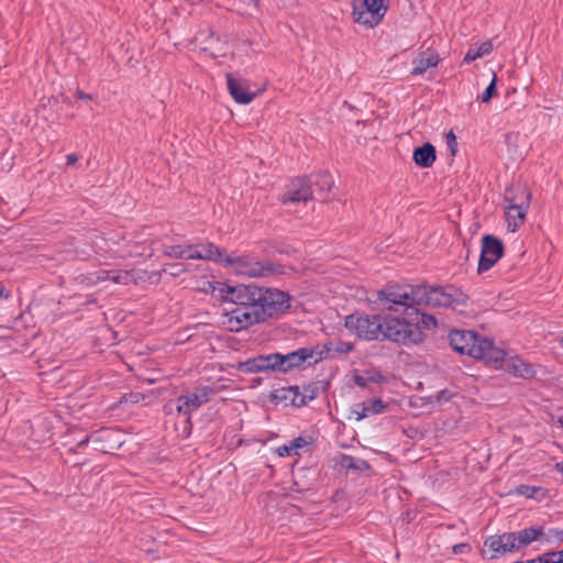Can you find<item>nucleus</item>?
Listing matches in <instances>:
<instances>
[{
	"label": "nucleus",
	"instance_id": "1",
	"mask_svg": "<svg viewBox=\"0 0 563 563\" xmlns=\"http://www.w3.org/2000/svg\"><path fill=\"white\" fill-rule=\"evenodd\" d=\"M345 328L365 341H390L401 345L418 344L423 333L417 324L400 316L383 313H352L345 318Z\"/></svg>",
	"mask_w": 563,
	"mask_h": 563
},
{
	"label": "nucleus",
	"instance_id": "2",
	"mask_svg": "<svg viewBox=\"0 0 563 563\" xmlns=\"http://www.w3.org/2000/svg\"><path fill=\"white\" fill-rule=\"evenodd\" d=\"M454 301L451 288L431 285H388L377 292L382 311L407 312L413 306L448 308Z\"/></svg>",
	"mask_w": 563,
	"mask_h": 563
},
{
	"label": "nucleus",
	"instance_id": "3",
	"mask_svg": "<svg viewBox=\"0 0 563 563\" xmlns=\"http://www.w3.org/2000/svg\"><path fill=\"white\" fill-rule=\"evenodd\" d=\"M220 292L227 302L247 306L261 323L283 314L290 307L288 294L256 284L223 285Z\"/></svg>",
	"mask_w": 563,
	"mask_h": 563
},
{
	"label": "nucleus",
	"instance_id": "4",
	"mask_svg": "<svg viewBox=\"0 0 563 563\" xmlns=\"http://www.w3.org/2000/svg\"><path fill=\"white\" fill-rule=\"evenodd\" d=\"M449 342L455 352L486 363H496L504 357V351L496 347L492 340L471 331L452 330L449 333Z\"/></svg>",
	"mask_w": 563,
	"mask_h": 563
},
{
	"label": "nucleus",
	"instance_id": "5",
	"mask_svg": "<svg viewBox=\"0 0 563 563\" xmlns=\"http://www.w3.org/2000/svg\"><path fill=\"white\" fill-rule=\"evenodd\" d=\"M505 201L508 202L505 210L507 228L515 232L526 219L530 205V194L526 188H518L516 191L508 189L505 194Z\"/></svg>",
	"mask_w": 563,
	"mask_h": 563
},
{
	"label": "nucleus",
	"instance_id": "6",
	"mask_svg": "<svg viewBox=\"0 0 563 563\" xmlns=\"http://www.w3.org/2000/svg\"><path fill=\"white\" fill-rule=\"evenodd\" d=\"M386 12V0H353L354 21L367 27L378 25Z\"/></svg>",
	"mask_w": 563,
	"mask_h": 563
},
{
	"label": "nucleus",
	"instance_id": "7",
	"mask_svg": "<svg viewBox=\"0 0 563 563\" xmlns=\"http://www.w3.org/2000/svg\"><path fill=\"white\" fill-rule=\"evenodd\" d=\"M224 262L230 265L233 271L246 277H265L273 275L277 272V268L272 263H263L256 261L254 257L242 255V256H227Z\"/></svg>",
	"mask_w": 563,
	"mask_h": 563
},
{
	"label": "nucleus",
	"instance_id": "8",
	"mask_svg": "<svg viewBox=\"0 0 563 563\" xmlns=\"http://www.w3.org/2000/svg\"><path fill=\"white\" fill-rule=\"evenodd\" d=\"M234 307L225 310L221 316V323L231 332H240L252 325L261 323L247 306L233 303Z\"/></svg>",
	"mask_w": 563,
	"mask_h": 563
},
{
	"label": "nucleus",
	"instance_id": "9",
	"mask_svg": "<svg viewBox=\"0 0 563 563\" xmlns=\"http://www.w3.org/2000/svg\"><path fill=\"white\" fill-rule=\"evenodd\" d=\"M504 254V244L500 239L486 234L482 238L481 256L477 272L479 274L490 269Z\"/></svg>",
	"mask_w": 563,
	"mask_h": 563
},
{
	"label": "nucleus",
	"instance_id": "10",
	"mask_svg": "<svg viewBox=\"0 0 563 563\" xmlns=\"http://www.w3.org/2000/svg\"><path fill=\"white\" fill-rule=\"evenodd\" d=\"M310 360L319 362L316 346L300 347L287 354L277 353L278 372L287 373Z\"/></svg>",
	"mask_w": 563,
	"mask_h": 563
},
{
	"label": "nucleus",
	"instance_id": "11",
	"mask_svg": "<svg viewBox=\"0 0 563 563\" xmlns=\"http://www.w3.org/2000/svg\"><path fill=\"white\" fill-rule=\"evenodd\" d=\"M207 401L206 393H188L177 397L175 400L168 401L164 409L167 413H173L175 410L178 415L190 416Z\"/></svg>",
	"mask_w": 563,
	"mask_h": 563
},
{
	"label": "nucleus",
	"instance_id": "12",
	"mask_svg": "<svg viewBox=\"0 0 563 563\" xmlns=\"http://www.w3.org/2000/svg\"><path fill=\"white\" fill-rule=\"evenodd\" d=\"M312 199L311 181L306 177H297L286 186L280 201L284 205L307 202Z\"/></svg>",
	"mask_w": 563,
	"mask_h": 563
},
{
	"label": "nucleus",
	"instance_id": "13",
	"mask_svg": "<svg viewBox=\"0 0 563 563\" xmlns=\"http://www.w3.org/2000/svg\"><path fill=\"white\" fill-rule=\"evenodd\" d=\"M489 365H493L494 367L503 368L505 372L523 379H530L534 377L536 371L532 366V364L525 362L519 356H509L506 357V353L504 352L503 360L496 362V363H488Z\"/></svg>",
	"mask_w": 563,
	"mask_h": 563
},
{
	"label": "nucleus",
	"instance_id": "14",
	"mask_svg": "<svg viewBox=\"0 0 563 563\" xmlns=\"http://www.w3.org/2000/svg\"><path fill=\"white\" fill-rule=\"evenodd\" d=\"M484 545L493 552L489 560H496L506 553H514L516 552L515 533L506 532L489 536L485 539Z\"/></svg>",
	"mask_w": 563,
	"mask_h": 563
},
{
	"label": "nucleus",
	"instance_id": "15",
	"mask_svg": "<svg viewBox=\"0 0 563 563\" xmlns=\"http://www.w3.org/2000/svg\"><path fill=\"white\" fill-rule=\"evenodd\" d=\"M227 86L231 97L240 104H249L256 93L250 90V84L245 79L227 74Z\"/></svg>",
	"mask_w": 563,
	"mask_h": 563
},
{
	"label": "nucleus",
	"instance_id": "16",
	"mask_svg": "<svg viewBox=\"0 0 563 563\" xmlns=\"http://www.w3.org/2000/svg\"><path fill=\"white\" fill-rule=\"evenodd\" d=\"M440 63V56L434 49H426L418 53L412 60L413 68L411 70L412 76L424 74L429 68L437 67Z\"/></svg>",
	"mask_w": 563,
	"mask_h": 563
},
{
	"label": "nucleus",
	"instance_id": "17",
	"mask_svg": "<svg viewBox=\"0 0 563 563\" xmlns=\"http://www.w3.org/2000/svg\"><path fill=\"white\" fill-rule=\"evenodd\" d=\"M317 352H318V358L319 362L329 358V357H335L341 355H346L351 351H353L354 345L351 342L345 341H338V342H327L322 345H316Z\"/></svg>",
	"mask_w": 563,
	"mask_h": 563
},
{
	"label": "nucleus",
	"instance_id": "18",
	"mask_svg": "<svg viewBox=\"0 0 563 563\" xmlns=\"http://www.w3.org/2000/svg\"><path fill=\"white\" fill-rule=\"evenodd\" d=\"M386 405L379 398L368 399L366 401L356 404L353 408V413L357 420L368 418L374 415L384 412Z\"/></svg>",
	"mask_w": 563,
	"mask_h": 563
},
{
	"label": "nucleus",
	"instance_id": "19",
	"mask_svg": "<svg viewBox=\"0 0 563 563\" xmlns=\"http://www.w3.org/2000/svg\"><path fill=\"white\" fill-rule=\"evenodd\" d=\"M412 158L419 167L429 168L437 158L435 147L431 143H424L413 150Z\"/></svg>",
	"mask_w": 563,
	"mask_h": 563
},
{
	"label": "nucleus",
	"instance_id": "20",
	"mask_svg": "<svg viewBox=\"0 0 563 563\" xmlns=\"http://www.w3.org/2000/svg\"><path fill=\"white\" fill-rule=\"evenodd\" d=\"M191 260L224 261L220 247L212 243L195 246L192 245Z\"/></svg>",
	"mask_w": 563,
	"mask_h": 563
},
{
	"label": "nucleus",
	"instance_id": "21",
	"mask_svg": "<svg viewBox=\"0 0 563 563\" xmlns=\"http://www.w3.org/2000/svg\"><path fill=\"white\" fill-rule=\"evenodd\" d=\"M418 306H413V309H408L407 312H397L400 318H405L407 321H410L417 324L418 329L421 331L420 324L424 328L430 329L437 325V319L433 316L427 313H419Z\"/></svg>",
	"mask_w": 563,
	"mask_h": 563
},
{
	"label": "nucleus",
	"instance_id": "22",
	"mask_svg": "<svg viewBox=\"0 0 563 563\" xmlns=\"http://www.w3.org/2000/svg\"><path fill=\"white\" fill-rule=\"evenodd\" d=\"M515 533L516 551L529 545L542 534V528L529 527Z\"/></svg>",
	"mask_w": 563,
	"mask_h": 563
},
{
	"label": "nucleus",
	"instance_id": "23",
	"mask_svg": "<svg viewBox=\"0 0 563 563\" xmlns=\"http://www.w3.org/2000/svg\"><path fill=\"white\" fill-rule=\"evenodd\" d=\"M163 253L170 258L191 260L192 245H163Z\"/></svg>",
	"mask_w": 563,
	"mask_h": 563
},
{
	"label": "nucleus",
	"instance_id": "24",
	"mask_svg": "<svg viewBox=\"0 0 563 563\" xmlns=\"http://www.w3.org/2000/svg\"><path fill=\"white\" fill-rule=\"evenodd\" d=\"M260 373L278 372L277 353L260 354L255 356Z\"/></svg>",
	"mask_w": 563,
	"mask_h": 563
},
{
	"label": "nucleus",
	"instance_id": "25",
	"mask_svg": "<svg viewBox=\"0 0 563 563\" xmlns=\"http://www.w3.org/2000/svg\"><path fill=\"white\" fill-rule=\"evenodd\" d=\"M493 49V44L490 42H484L479 46H472L467 49L463 63L470 64L478 58L484 57L485 55L489 54Z\"/></svg>",
	"mask_w": 563,
	"mask_h": 563
},
{
	"label": "nucleus",
	"instance_id": "26",
	"mask_svg": "<svg viewBox=\"0 0 563 563\" xmlns=\"http://www.w3.org/2000/svg\"><path fill=\"white\" fill-rule=\"evenodd\" d=\"M340 464L347 470H357L360 472L369 470V464L362 459H355L351 455L342 454Z\"/></svg>",
	"mask_w": 563,
	"mask_h": 563
},
{
	"label": "nucleus",
	"instance_id": "27",
	"mask_svg": "<svg viewBox=\"0 0 563 563\" xmlns=\"http://www.w3.org/2000/svg\"><path fill=\"white\" fill-rule=\"evenodd\" d=\"M518 495L527 498L542 499L545 497V490L540 486L520 485L516 489Z\"/></svg>",
	"mask_w": 563,
	"mask_h": 563
},
{
	"label": "nucleus",
	"instance_id": "28",
	"mask_svg": "<svg viewBox=\"0 0 563 563\" xmlns=\"http://www.w3.org/2000/svg\"><path fill=\"white\" fill-rule=\"evenodd\" d=\"M334 181L331 174L327 170H322L316 175L314 185L322 191H329Z\"/></svg>",
	"mask_w": 563,
	"mask_h": 563
},
{
	"label": "nucleus",
	"instance_id": "29",
	"mask_svg": "<svg viewBox=\"0 0 563 563\" xmlns=\"http://www.w3.org/2000/svg\"><path fill=\"white\" fill-rule=\"evenodd\" d=\"M235 368L243 374H256L260 373V369L257 367V362L254 357H250L245 361L239 362L235 366Z\"/></svg>",
	"mask_w": 563,
	"mask_h": 563
},
{
	"label": "nucleus",
	"instance_id": "30",
	"mask_svg": "<svg viewBox=\"0 0 563 563\" xmlns=\"http://www.w3.org/2000/svg\"><path fill=\"white\" fill-rule=\"evenodd\" d=\"M301 398L297 404L305 406L317 397L318 388L314 385H307L301 388Z\"/></svg>",
	"mask_w": 563,
	"mask_h": 563
},
{
	"label": "nucleus",
	"instance_id": "31",
	"mask_svg": "<svg viewBox=\"0 0 563 563\" xmlns=\"http://www.w3.org/2000/svg\"><path fill=\"white\" fill-rule=\"evenodd\" d=\"M496 81H497V78H496V75H494L490 84L486 87V89L478 96V100H481L482 102H488L497 92V89H496Z\"/></svg>",
	"mask_w": 563,
	"mask_h": 563
},
{
	"label": "nucleus",
	"instance_id": "32",
	"mask_svg": "<svg viewBox=\"0 0 563 563\" xmlns=\"http://www.w3.org/2000/svg\"><path fill=\"white\" fill-rule=\"evenodd\" d=\"M132 279L129 271H113L111 280L115 284L128 285Z\"/></svg>",
	"mask_w": 563,
	"mask_h": 563
},
{
	"label": "nucleus",
	"instance_id": "33",
	"mask_svg": "<svg viewBox=\"0 0 563 563\" xmlns=\"http://www.w3.org/2000/svg\"><path fill=\"white\" fill-rule=\"evenodd\" d=\"M541 563H562L563 562V549L559 552H549L539 556Z\"/></svg>",
	"mask_w": 563,
	"mask_h": 563
},
{
	"label": "nucleus",
	"instance_id": "34",
	"mask_svg": "<svg viewBox=\"0 0 563 563\" xmlns=\"http://www.w3.org/2000/svg\"><path fill=\"white\" fill-rule=\"evenodd\" d=\"M291 396V405L296 407H301L302 405H298L297 401L301 398V388L299 386H289L287 387V391Z\"/></svg>",
	"mask_w": 563,
	"mask_h": 563
},
{
	"label": "nucleus",
	"instance_id": "35",
	"mask_svg": "<svg viewBox=\"0 0 563 563\" xmlns=\"http://www.w3.org/2000/svg\"><path fill=\"white\" fill-rule=\"evenodd\" d=\"M380 378H382L380 375H377L376 377H365V376H362V375H355L354 376V383L357 386L364 388V387H367L369 382L377 383Z\"/></svg>",
	"mask_w": 563,
	"mask_h": 563
},
{
	"label": "nucleus",
	"instance_id": "36",
	"mask_svg": "<svg viewBox=\"0 0 563 563\" xmlns=\"http://www.w3.org/2000/svg\"><path fill=\"white\" fill-rule=\"evenodd\" d=\"M292 444V448L295 450V455L299 454V451L307 448L310 444V441L307 438L298 437L290 441Z\"/></svg>",
	"mask_w": 563,
	"mask_h": 563
},
{
	"label": "nucleus",
	"instance_id": "37",
	"mask_svg": "<svg viewBox=\"0 0 563 563\" xmlns=\"http://www.w3.org/2000/svg\"><path fill=\"white\" fill-rule=\"evenodd\" d=\"M445 139H446V145L451 152V155L454 156L456 154V150H457V142H456V136L453 133V131H449L445 135Z\"/></svg>",
	"mask_w": 563,
	"mask_h": 563
},
{
	"label": "nucleus",
	"instance_id": "38",
	"mask_svg": "<svg viewBox=\"0 0 563 563\" xmlns=\"http://www.w3.org/2000/svg\"><path fill=\"white\" fill-rule=\"evenodd\" d=\"M276 452L282 457L295 455V450L292 448L291 442H289L288 444L278 446Z\"/></svg>",
	"mask_w": 563,
	"mask_h": 563
},
{
	"label": "nucleus",
	"instance_id": "39",
	"mask_svg": "<svg viewBox=\"0 0 563 563\" xmlns=\"http://www.w3.org/2000/svg\"><path fill=\"white\" fill-rule=\"evenodd\" d=\"M284 391H287V387L276 389L274 393V399L279 400V401H285V402L289 401V404H291V396L288 393H284Z\"/></svg>",
	"mask_w": 563,
	"mask_h": 563
},
{
	"label": "nucleus",
	"instance_id": "40",
	"mask_svg": "<svg viewBox=\"0 0 563 563\" xmlns=\"http://www.w3.org/2000/svg\"><path fill=\"white\" fill-rule=\"evenodd\" d=\"M112 274L113 271L101 269L95 274L96 278L93 279V283L111 280Z\"/></svg>",
	"mask_w": 563,
	"mask_h": 563
},
{
	"label": "nucleus",
	"instance_id": "41",
	"mask_svg": "<svg viewBox=\"0 0 563 563\" xmlns=\"http://www.w3.org/2000/svg\"><path fill=\"white\" fill-rule=\"evenodd\" d=\"M168 267L170 268L169 274L173 276H177L180 272H183V268L179 264H169Z\"/></svg>",
	"mask_w": 563,
	"mask_h": 563
},
{
	"label": "nucleus",
	"instance_id": "42",
	"mask_svg": "<svg viewBox=\"0 0 563 563\" xmlns=\"http://www.w3.org/2000/svg\"><path fill=\"white\" fill-rule=\"evenodd\" d=\"M90 440L95 441V440H96V437H95V435H87V437H85L84 439H81V440L78 442L77 446H78V448H82V446L87 445V444L89 443V441H90Z\"/></svg>",
	"mask_w": 563,
	"mask_h": 563
},
{
	"label": "nucleus",
	"instance_id": "43",
	"mask_svg": "<svg viewBox=\"0 0 563 563\" xmlns=\"http://www.w3.org/2000/svg\"><path fill=\"white\" fill-rule=\"evenodd\" d=\"M66 161H67L68 165H73V164H75L78 161V156L76 154H74V153L68 154L67 157H66Z\"/></svg>",
	"mask_w": 563,
	"mask_h": 563
},
{
	"label": "nucleus",
	"instance_id": "44",
	"mask_svg": "<svg viewBox=\"0 0 563 563\" xmlns=\"http://www.w3.org/2000/svg\"><path fill=\"white\" fill-rule=\"evenodd\" d=\"M76 96H77V98L82 99V100H91V99H92V97H91L90 95L85 93V92H84V91H81V90H78V91L76 92Z\"/></svg>",
	"mask_w": 563,
	"mask_h": 563
},
{
	"label": "nucleus",
	"instance_id": "45",
	"mask_svg": "<svg viewBox=\"0 0 563 563\" xmlns=\"http://www.w3.org/2000/svg\"><path fill=\"white\" fill-rule=\"evenodd\" d=\"M9 294L5 291V288L2 284H0V298H8Z\"/></svg>",
	"mask_w": 563,
	"mask_h": 563
},
{
	"label": "nucleus",
	"instance_id": "46",
	"mask_svg": "<svg viewBox=\"0 0 563 563\" xmlns=\"http://www.w3.org/2000/svg\"><path fill=\"white\" fill-rule=\"evenodd\" d=\"M465 545L464 544H457L454 547V552L455 553H459V552H462V548H464Z\"/></svg>",
	"mask_w": 563,
	"mask_h": 563
},
{
	"label": "nucleus",
	"instance_id": "47",
	"mask_svg": "<svg viewBox=\"0 0 563 563\" xmlns=\"http://www.w3.org/2000/svg\"><path fill=\"white\" fill-rule=\"evenodd\" d=\"M516 563H541V560H538V558H537V559L528 560L527 562H516Z\"/></svg>",
	"mask_w": 563,
	"mask_h": 563
},
{
	"label": "nucleus",
	"instance_id": "48",
	"mask_svg": "<svg viewBox=\"0 0 563 563\" xmlns=\"http://www.w3.org/2000/svg\"><path fill=\"white\" fill-rule=\"evenodd\" d=\"M558 471L563 475V462L556 464Z\"/></svg>",
	"mask_w": 563,
	"mask_h": 563
},
{
	"label": "nucleus",
	"instance_id": "49",
	"mask_svg": "<svg viewBox=\"0 0 563 563\" xmlns=\"http://www.w3.org/2000/svg\"><path fill=\"white\" fill-rule=\"evenodd\" d=\"M130 255L131 256H139V255H142V252H139V251H135V252H130Z\"/></svg>",
	"mask_w": 563,
	"mask_h": 563
},
{
	"label": "nucleus",
	"instance_id": "50",
	"mask_svg": "<svg viewBox=\"0 0 563 563\" xmlns=\"http://www.w3.org/2000/svg\"><path fill=\"white\" fill-rule=\"evenodd\" d=\"M561 346L563 347V338H562V341H561Z\"/></svg>",
	"mask_w": 563,
	"mask_h": 563
}]
</instances>
